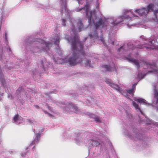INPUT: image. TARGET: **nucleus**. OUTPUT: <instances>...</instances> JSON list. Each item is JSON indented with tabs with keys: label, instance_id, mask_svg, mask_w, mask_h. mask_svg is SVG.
Wrapping results in <instances>:
<instances>
[{
	"label": "nucleus",
	"instance_id": "6e6552de",
	"mask_svg": "<svg viewBox=\"0 0 158 158\" xmlns=\"http://www.w3.org/2000/svg\"><path fill=\"white\" fill-rule=\"evenodd\" d=\"M49 101L50 102L52 101L54 103H56L57 105L59 106L65 111L67 113H70L71 112H73L78 113V108L77 106L71 102H69L65 104L64 102H57L55 100H49Z\"/></svg>",
	"mask_w": 158,
	"mask_h": 158
},
{
	"label": "nucleus",
	"instance_id": "bb28decb",
	"mask_svg": "<svg viewBox=\"0 0 158 158\" xmlns=\"http://www.w3.org/2000/svg\"><path fill=\"white\" fill-rule=\"evenodd\" d=\"M32 73L33 75H35L38 73L37 70L35 69V72L33 71Z\"/></svg>",
	"mask_w": 158,
	"mask_h": 158
},
{
	"label": "nucleus",
	"instance_id": "5701e85b",
	"mask_svg": "<svg viewBox=\"0 0 158 158\" xmlns=\"http://www.w3.org/2000/svg\"><path fill=\"white\" fill-rule=\"evenodd\" d=\"M7 32L5 31L4 33V38L5 39L6 41L7 42Z\"/></svg>",
	"mask_w": 158,
	"mask_h": 158
},
{
	"label": "nucleus",
	"instance_id": "f257e3e1",
	"mask_svg": "<svg viewBox=\"0 0 158 158\" xmlns=\"http://www.w3.org/2000/svg\"><path fill=\"white\" fill-rule=\"evenodd\" d=\"M76 0L80 5H82L85 1L86 4L83 7L76 8L75 11L85 14L88 19L89 25L94 24V27L92 28L89 34L91 40L94 42H97L99 44H103L106 47V45L102 33L101 29L113 30L121 23L126 22V20H130L135 16V14L131 10H124L123 11L122 15L119 16L117 18L112 17L104 21L102 18L97 17L94 10H89L91 6L94 4L93 0Z\"/></svg>",
	"mask_w": 158,
	"mask_h": 158
},
{
	"label": "nucleus",
	"instance_id": "cd10ccee",
	"mask_svg": "<svg viewBox=\"0 0 158 158\" xmlns=\"http://www.w3.org/2000/svg\"><path fill=\"white\" fill-rule=\"evenodd\" d=\"M127 116L130 118H131V117H132V116L131 115L130 113H127Z\"/></svg>",
	"mask_w": 158,
	"mask_h": 158
},
{
	"label": "nucleus",
	"instance_id": "6ab92c4d",
	"mask_svg": "<svg viewBox=\"0 0 158 158\" xmlns=\"http://www.w3.org/2000/svg\"><path fill=\"white\" fill-rule=\"evenodd\" d=\"M85 65L86 67L92 68L93 67V64L91 63V61L88 59L86 60V62L85 63Z\"/></svg>",
	"mask_w": 158,
	"mask_h": 158
},
{
	"label": "nucleus",
	"instance_id": "58836bf2",
	"mask_svg": "<svg viewBox=\"0 0 158 158\" xmlns=\"http://www.w3.org/2000/svg\"><path fill=\"white\" fill-rule=\"evenodd\" d=\"M18 90H17V92H18Z\"/></svg>",
	"mask_w": 158,
	"mask_h": 158
},
{
	"label": "nucleus",
	"instance_id": "7c9ffc66",
	"mask_svg": "<svg viewBox=\"0 0 158 158\" xmlns=\"http://www.w3.org/2000/svg\"><path fill=\"white\" fill-rule=\"evenodd\" d=\"M26 155V154L25 153H22V155L23 156H24Z\"/></svg>",
	"mask_w": 158,
	"mask_h": 158
},
{
	"label": "nucleus",
	"instance_id": "c756f323",
	"mask_svg": "<svg viewBox=\"0 0 158 158\" xmlns=\"http://www.w3.org/2000/svg\"><path fill=\"white\" fill-rule=\"evenodd\" d=\"M34 106L35 108H36L37 109H38L39 108V106L37 105H35Z\"/></svg>",
	"mask_w": 158,
	"mask_h": 158
},
{
	"label": "nucleus",
	"instance_id": "2f4dec72",
	"mask_svg": "<svg viewBox=\"0 0 158 158\" xmlns=\"http://www.w3.org/2000/svg\"><path fill=\"white\" fill-rule=\"evenodd\" d=\"M23 1H24L26 2H27L28 1V0H22Z\"/></svg>",
	"mask_w": 158,
	"mask_h": 158
},
{
	"label": "nucleus",
	"instance_id": "0eeeda50",
	"mask_svg": "<svg viewBox=\"0 0 158 158\" xmlns=\"http://www.w3.org/2000/svg\"><path fill=\"white\" fill-rule=\"evenodd\" d=\"M132 104L133 106L135 107V109L138 112H139L143 116V118L142 119L139 116H138V121L140 124H143L144 123L145 124H148L149 125V127H152V124L158 127V123L154 122L152 120L148 118L145 116L144 115L142 111H141L140 108L139 107L138 105L134 101H132Z\"/></svg>",
	"mask_w": 158,
	"mask_h": 158
},
{
	"label": "nucleus",
	"instance_id": "72a5a7b5",
	"mask_svg": "<svg viewBox=\"0 0 158 158\" xmlns=\"http://www.w3.org/2000/svg\"><path fill=\"white\" fill-rule=\"evenodd\" d=\"M31 91L32 92V93H34V94H35V93H34L33 92V90H31Z\"/></svg>",
	"mask_w": 158,
	"mask_h": 158
},
{
	"label": "nucleus",
	"instance_id": "39448f33",
	"mask_svg": "<svg viewBox=\"0 0 158 158\" xmlns=\"http://www.w3.org/2000/svg\"><path fill=\"white\" fill-rule=\"evenodd\" d=\"M151 11L153 12L155 16V18L153 19V20L155 22H157L158 21V4L156 3L149 4L146 8L142 7L135 10L136 13L141 16H145L148 12Z\"/></svg>",
	"mask_w": 158,
	"mask_h": 158
},
{
	"label": "nucleus",
	"instance_id": "4c0bfd02",
	"mask_svg": "<svg viewBox=\"0 0 158 158\" xmlns=\"http://www.w3.org/2000/svg\"><path fill=\"white\" fill-rule=\"evenodd\" d=\"M10 95L11 97H12V95Z\"/></svg>",
	"mask_w": 158,
	"mask_h": 158
},
{
	"label": "nucleus",
	"instance_id": "f03ea898",
	"mask_svg": "<svg viewBox=\"0 0 158 158\" xmlns=\"http://www.w3.org/2000/svg\"><path fill=\"white\" fill-rule=\"evenodd\" d=\"M60 40V35L58 34L51 40L50 43L46 42L40 39H33L32 36L28 37L24 41V46L27 54L29 53L35 55L42 52H48V50L53 44L56 46L57 49L60 50L59 43Z\"/></svg>",
	"mask_w": 158,
	"mask_h": 158
},
{
	"label": "nucleus",
	"instance_id": "a211bd4d",
	"mask_svg": "<svg viewBox=\"0 0 158 158\" xmlns=\"http://www.w3.org/2000/svg\"><path fill=\"white\" fill-rule=\"evenodd\" d=\"M137 84V83H135L133 84L132 85V88L131 89H127V92L130 94H133L135 92V89L136 86Z\"/></svg>",
	"mask_w": 158,
	"mask_h": 158
},
{
	"label": "nucleus",
	"instance_id": "4468645a",
	"mask_svg": "<svg viewBox=\"0 0 158 158\" xmlns=\"http://www.w3.org/2000/svg\"><path fill=\"white\" fill-rule=\"evenodd\" d=\"M85 114L90 118H93L96 123L101 122V118L93 114L88 112H86Z\"/></svg>",
	"mask_w": 158,
	"mask_h": 158
},
{
	"label": "nucleus",
	"instance_id": "79ce46f5",
	"mask_svg": "<svg viewBox=\"0 0 158 158\" xmlns=\"http://www.w3.org/2000/svg\"><path fill=\"white\" fill-rule=\"evenodd\" d=\"M137 55V53L136 54V55Z\"/></svg>",
	"mask_w": 158,
	"mask_h": 158
},
{
	"label": "nucleus",
	"instance_id": "20e7f679",
	"mask_svg": "<svg viewBox=\"0 0 158 158\" xmlns=\"http://www.w3.org/2000/svg\"><path fill=\"white\" fill-rule=\"evenodd\" d=\"M61 4V8L60 9V13L61 14H64L66 17H69L72 26L71 27V35H66L65 39L67 41H80L79 37L77 33L84 30L83 23L81 19H71L70 16V11L66 7V0H59Z\"/></svg>",
	"mask_w": 158,
	"mask_h": 158
},
{
	"label": "nucleus",
	"instance_id": "4be33fe9",
	"mask_svg": "<svg viewBox=\"0 0 158 158\" xmlns=\"http://www.w3.org/2000/svg\"><path fill=\"white\" fill-rule=\"evenodd\" d=\"M61 20H62V23H61L62 25L63 26H65V22H66V21H65V19H62Z\"/></svg>",
	"mask_w": 158,
	"mask_h": 158
},
{
	"label": "nucleus",
	"instance_id": "9d476101",
	"mask_svg": "<svg viewBox=\"0 0 158 158\" xmlns=\"http://www.w3.org/2000/svg\"><path fill=\"white\" fill-rule=\"evenodd\" d=\"M125 135L131 139L134 140H142L143 138L142 134L136 129H134L133 131V133H128L127 132H125Z\"/></svg>",
	"mask_w": 158,
	"mask_h": 158
},
{
	"label": "nucleus",
	"instance_id": "423d86ee",
	"mask_svg": "<svg viewBox=\"0 0 158 158\" xmlns=\"http://www.w3.org/2000/svg\"><path fill=\"white\" fill-rule=\"evenodd\" d=\"M94 138H96L97 139H90L88 140V146L90 148L96 147L98 146L102 147L104 145V143L102 141L104 140L106 141L108 140V138L104 134V132L100 133L97 132L93 136Z\"/></svg>",
	"mask_w": 158,
	"mask_h": 158
},
{
	"label": "nucleus",
	"instance_id": "a19ab883",
	"mask_svg": "<svg viewBox=\"0 0 158 158\" xmlns=\"http://www.w3.org/2000/svg\"><path fill=\"white\" fill-rule=\"evenodd\" d=\"M8 97H10V95H9Z\"/></svg>",
	"mask_w": 158,
	"mask_h": 158
},
{
	"label": "nucleus",
	"instance_id": "e433bc0d",
	"mask_svg": "<svg viewBox=\"0 0 158 158\" xmlns=\"http://www.w3.org/2000/svg\"><path fill=\"white\" fill-rule=\"evenodd\" d=\"M86 39H87L86 38H85V40H84V41H85L86 40Z\"/></svg>",
	"mask_w": 158,
	"mask_h": 158
},
{
	"label": "nucleus",
	"instance_id": "2eb2a0df",
	"mask_svg": "<svg viewBox=\"0 0 158 158\" xmlns=\"http://www.w3.org/2000/svg\"><path fill=\"white\" fill-rule=\"evenodd\" d=\"M48 65H49V63L46 62L45 58L43 59L42 60H41V67H42L45 73L47 72L46 69L48 67Z\"/></svg>",
	"mask_w": 158,
	"mask_h": 158
},
{
	"label": "nucleus",
	"instance_id": "f3484780",
	"mask_svg": "<svg viewBox=\"0 0 158 158\" xmlns=\"http://www.w3.org/2000/svg\"><path fill=\"white\" fill-rule=\"evenodd\" d=\"M35 135V138L34 141L30 144V146H31L34 144H36L40 139V133H36Z\"/></svg>",
	"mask_w": 158,
	"mask_h": 158
},
{
	"label": "nucleus",
	"instance_id": "c9c22d12",
	"mask_svg": "<svg viewBox=\"0 0 158 158\" xmlns=\"http://www.w3.org/2000/svg\"><path fill=\"white\" fill-rule=\"evenodd\" d=\"M127 26L128 27H129V25L127 24Z\"/></svg>",
	"mask_w": 158,
	"mask_h": 158
},
{
	"label": "nucleus",
	"instance_id": "c85d7f7f",
	"mask_svg": "<svg viewBox=\"0 0 158 158\" xmlns=\"http://www.w3.org/2000/svg\"><path fill=\"white\" fill-rule=\"evenodd\" d=\"M96 8H97V10H98V7H99V3L98 2H97L96 4Z\"/></svg>",
	"mask_w": 158,
	"mask_h": 158
},
{
	"label": "nucleus",
	"instance_id": "ddd939ff",
	"mask_svg": "<svg viewBox=\"0 0 158 158\" xmlns=\"http://www.w3.org/2000/svg\"><path fill=\"white\" fill-rule=\"evenodd\" d=\"M105 81L106 83L109 84L110 86L114 89L115 90L122 94H123V91L119 87L118 85L112 82L111 79H106Z\"/></svg>",
	"mask_w": 158,
	"mask_h": 158
},
{
	"label": "nucleus",
	"instance_id": "f704fd0d",
	"mask_svg": "<svg viewBox=\"0 0 158 158\" xmlns=\"http://www.w3.org/2000/svg\"><path fill=\"white\" fill-rule=\"evenodd\" d=\"M112 44H113V45H114V42H112Z\"/></svg>",
	"mask_w": 158,
	"mask_h": 158
},
{
	"label": "nucleus",
	"instance_id": "9b49d317",
	"mask_svg": "<svg viewBox=\"0 0 158 158\" xmlns=\"http://www.w3.org/2000/svg\"><path fill=\"white\" fill-rule=\"evenodd\" d=\"M85 136L82 133H76L74 135L73 139L76 144L81 145L86 143L87 141L85 139Z\"/></svg>",
	"mask_w": 158,
	"mask_h": 158
},
{
	"label": "nucleus",
	"instance_id": "393cba45",
	"mask_svg": "<svg viewBox=\"0 0 158 158\" xmlns=\"http://www.w3.org/2000/svg\"><path fill=\"white\" fill-rule=\"evenodd\" d=\"M45 106L49 110H51V107L49 106H48V104H46L45 105Z\"/></svg>",
	"mask_w": 158,
	"mask_h": 158
},
{
	"label": "nucleus",
	"instance_id": "dca6fc26",
	"mask_svg": "<svg viewBox=\"0 0 158 158\" xmlns=\"http://www.w3.org/2000/svg\"><path fill=\"white\" fill-rule=\"evenodd\" d=\"M23 121L22 118L18 114L15 115L13 118L14 123L18 125L22 123Z\"/></svg>",
	"mask_w": 158,
	"mask_h": 158
},
{
	"label": "nucleus",
	"instance_id": "f8f14e48",
	"mask_svg": "<svg viewBox=\"0 0 158 158\" xmlns=\"http://www.w3.org/2000/svg\"><path fill=\"white\" fill-rule=\"evenodd\" d=\"M109 57H108L106 59L108 60L109 64L108 65H102L101 66V67L102 69V71H109L112 72L114 71H116V68L114 63L113 62L111 64L110 63V62L108 61Z\"/></svg>",
	"mask_w": 158,
	"mask_h": 158
},
{
	"label": "nucleus",
	"instance_id": "ea45409f",
	"mask_svg": "<svg viewBox=\"0 0 158 158\" xmlns=\"http://www.w3.org/2000/svg\"><path fill=\"white\" fill-rule=\"evenodd\" d=\"M34 148V147H33V148Z\"/></svg>",
	"mask_w": 158,
	"mask_h": 158
},
{
	"label": "nucleus",
	"instance_id": "aec40b11",
	"mask_svg": "<svg viewBox=\"0 0 158 158\" xmlns=\"http://www.w3.org/2000/svg\"><path fill=\"white\" fill-rule=\"evenodd\" d=\"M28 122L31 124L34 125L36 123V122L34 120H31L30 119H28Z\"/></svg>",
	"mask_w": 158,
	"mask_h": 158
},
{
	"label": "nucleus",
	"instance_id": "a878e982",
	"mask_svg": "<svg viewBox=\"0 0 158 158\" xmlns=\"http://www.w3.org/2000/svg\"><path fill=\"white\" fill-rule=\"evenodd\" d=\"M49 6H45L44 7H43V9H44L45 10H47L48 9H49Z\"/></svg>",
	"mask_w": 158,
	"mask_h": 158
},
{
	"label": "nucleus",
	"instance_id": "412c9836",
	"mask_svg": "<svg viewBox=\"0 0 158 158\" xmlns=\"http://www.w3.org/2000/svg\"><path fill=\"white\" fill-rule=\"evenodd\" d=\"M19 64L18 65V66H20V65H21V66H22V64H26V61H24V62H23V61H22V60L21 59L19 60Z\"/></svg>",
	"mask_w": 158,
	"mask_h": 158
},
{
	"label": "nucleus",
	"instance_id": "7ed1b4c3",
	"mask_svg": "<svg viewBox=\"0 0 158 158\" xmlns=\"http://www.w3.org/2000/svg\"><path fill=\"white\" fill-rule=\"evenodd\" d=\"M143 68L144 69H147L148 70L147 72V71L143 72L139 71L138 77L139 79H143L147 74L151 73H154L158 76V68L155 64L154 63L152 64L150 62L146 61H143ZM153 86L154 88L155 98L156 100L152 102V104L148 103L147 101L140 98L138 99L135 98H134V100L137 101L139 103L145 105L147 106H149L152 105V106L156 107V110L158 111V87L155 84L153 85Z\"/></svg>",
	"mask_w": 158,
	"mask_h": 158
},
{
	"label": "nucleus",
	"instance_id": "473e14b6",
	"mask_svg": "<svg viewBox=\"0 0 158 158\" xmlns=\"http://www.w3.org/2000/svg\"><path fill=\"white\" fill-rule=\"evenodd\" d=\"M156 1H155V3H156V4H158V0H156Z\"/></svg>",
	"mask_w": 158,
	"mask_h": 158
},
{
	"label": "nucleus",
	"instance_id": "b1692460",
	"mask_svg": "<svg viewBox=\"0 0 158 158\" xmlns=\"http://www.w3.org/2000/svg\"><path fill=\"white\" fill-rule=\"evenodd\" d=\"M43 111L45 114H47L49 116H50V117L52 116V115L51 114H50V113H49L48 112H47L46 111L43 110Z\"/></svg>",
	"mask_w": 158,
	"mask_h": 158
},
{
	"label": "nucleus",
	"instance_id": "1a4fd4ad",
	"mask_svg": "<svg viewBox=\"0 0 158 158\" xmlns=\"http://www.w3.org/2000/svg\"><path fill=\"white\" fill-rule=\"evenodd\" d=\"M153 37H151L150 39H148L143 36V39L145 40V42H144V44H143V48H145L147 49L148 50H151L153 49H158V46H156L154 44V42L155 41L153 40H151Z\"/></svg>",
	"mask_w": 158,
	"mask_h": 158
}]
</instances>
